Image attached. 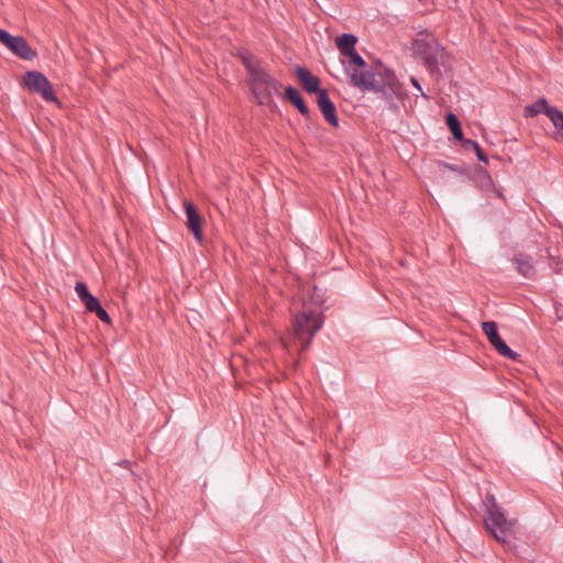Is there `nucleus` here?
<instances>
[{"label": "nucleus", "instance_id": "1", "mask_svg": "<svg viewBox=\"0 0 563 563\" xmlns=\"http://www.w3.org/2000/svg\"><path fill=\"white\" fill-rule=\"evenodd\" d=\"M350 82L362 92L380 93L391 107L395 99L405 100L408 95L396 73H349Z\"/></svg>", "mask_w": 563, "mask_h": 563}, {"label": "nucleus", "instance_id": "2", "mask_svg": "<svg viewBox=\"0 0 563 563\" xmlns=\"http://www.w3.org/2000/svg\"><path fill=\"white\" fill-rule=\"evenodd\" d=\"M322 325L323 317L319 311L303 310L296 314L294 321V336L296 342L298 341L300 344L298 347L299 355L309 349L314 334L322 328Z\"/></svg>", "mask_w": 563, "mask_h": 563}, {"label": "nucleus", "instance_id": "3", "mask_svg": "<svg viewBox=\"0 0 563 563\" xmlns=\"http://www.w3.org/2000/svg\"><path fill=\"white\" fill-rule=\"evenodd\" d=\"M412 52L415 55L421 57L429 70H439L440 66L443 67L444 70L452 68L451 55L441 47L435 40H413Z\"/></svg>", "mask_w": 563, "mask_h": 563}, {"label": "nucleus", "instance_id": "4", "mask_svg": "<svg viewBox=\"0 0 563 563\" xmlns=\"http://www.w3.org/2000/svg\"><path fill=\"white\" fill-rule=\"evenodd\" d=\"M484 523L497 542L510 545L515 540V521L508 520L500 509L488 508Z\"/></svg>", "mask_w": 563, "mask_h": 563}, {"label": "nucleus", "instance_id": "5", "mask_svg": "<svg viewBox=\"0 0 563 563\" xmlns=\"http://www.w3.org/2000/svg\"><path fill=\"white\" fill-rule=\"evenodd\" d=\"M247 85L254 99L261 106H268L274 95L279 93L280 82L269 73H250Z\"/></svg>", "mask_w": 563, "mask_h": 563}, {"label": "nucleus", "instance_id": "6", "mask_svg": "<svg viewBox=\"0 0 563 563\" xmlns=\"http://www.w3.org/2000/svg\"><path fill=\"white\" fill-rule=\"evenodd\" d=\"M20 84L30 92L41 96L46 102L55 103L60 107L53 85L43 73H24Z\"/></svg>", "mask_w": 563, "mask_h": 563}, {"label": "nucleus", "instance_id": "7", "mask_svg": "<svg viewBox=\"0 0 563 563\" xmlns=\"http://www.w3.org/2000/svg\"><path fill=\"white\" fill-rule=\"evenodd\" d=\"M0 43L20 59L33 60L37 57V52L22 35H12L7 30L0 29Z\"/></svg>", "mask_w": 563, "mask_h": 563}, {"label": "nucleus", "instance_id": "8", "mask_svg": "<svg viewBox=\"0 0 563 563\" xmlns=\"http://www.w3.org/2000/svg\"><path fill=\"white\" fill-rule=\"evenodd\" d=\"M482 329L483 332L486 334L489 343L501 356L511 361H518L520 358V354L512 351L500 338L498 333L497 323L495 321H484L482 323Z\"/></svg>", "mask_w": 563, "mask_h": 563}, {"label": "nucleus", "instance_id": "9", "mask_svg": "<svg viewBox=\"0 0 563 563\" xmlns=\"http://www.w3.org/2000/svg\"><path fill=\"white\" fill-rule=\"evenodd\" d=\"M511 263L515 265L516 272L523 278L528 280H536L538 277V269L536 267L534 261L531 255L517 252L510 258Z\"/></svg>", "mask_w": 563, "mask_h": 563}, {"label": "nucleus", "instance_id": "10", "mask_svg": "<svg viewBox=\"0 0 563 563\" xmlns=\"http://www.w3.org/2000/svg\"><path fill=\"white\" fill-rule=\"evenodd\" d=\"M186 225L194 234L196 241H202V218L199 214L196 206L191 201H185Z\"/></svg>", "mask_w": 563, "mask_h": 563}, {"label": "nucleus", "instance_id": "11", "mask_svg": "<svg viewBox=\"0 0 563 563\" xmlns=\"http://www.w3.org/2000/svg\"><path fill=\"white\" fill-rule=\"evenodd\" d=\"M317 104L324 118V120L332 126L339 125V119L336 115V109L333 101L330 99L328 90H323L320 92V96L317 97Z\"/></svg>", "mask_w": 563, "mask_h": 563}, {"label": "nucleus", "instance_id": "12", "mask_svg": "<svg viewBox=\"0 0 563 563\" xmlns=\"http://www.w3.org/2000/svg\"><path fill=\"white\" fill-rule=\"evenodd\" d=\"M285 99L287 101H289L294 107H296L298 112L303 118H309L310 117V109L306 104L305 100L302 99V97H301V95H300V92L298 91L297 88H295L292 86H288L285 89Z\"/></svg>", "mask_w": 563, "mask_h": 563}, {"label": "nucleus", "instance_id": "13", "mask_svg": "<svg viewBox=\"0 0 563 563\" xmlns=\"http://www.w3.org/2000/svg\"><path fill=\"white\" fill-rule=\"evenodd\" d=\"M303 89L309 93H316L317 97L320 92L325 90L320 87V79L312 75V73H296Z\"/></svg>", "mask_w": 563, "mask_h": 563}, {"label": "nucleus", "instance_id": "14", "mask_svg": "<svg viewBox=\"0 0 563 563\" xmlns=\"http://www.w3.org/2000/svg\"><path fill=\"white\" fill-rule=\"evenodd\" d=\"M357 37L350 33H343L335 38V44L342 55H347L355 49Z\"/></svg>", "mask_w": 563, "mask_h": 563}, {"label": "nucleus", "instance_id": "15", "mask_svg": "<svg viewBox=\"0 0 563 563\" xmlns=\"http://www.w3.org/2000/svg\"><path fill=\"white\" fill-rule=\"evenodd\" d=\"M545 115L551 120L556 129L555 139L563 141V112L552 106L549 111H547Z\"/></svg>", "mask_w": 563, "mask_h": 563}, {"label": "nucleus", "instance_id": "16", "mask_svg": "<svg viewBox=\"0 0 563 563\" xmlns=\"http://www.w3.org/2000/svg\"><path fill=\"white\" fill-rule=\"evenodd\" d=\"M238 57L246 68V70H260V62L256 56H254L247 49H241L238 53Z\"/></svg>", "mask_w": 563, "mask_h": 563}, {"label": "nucleus", "instance_id": "17", "mask_svg": "<svg viewBox=\"0 0 563 563\" xmlns=\"http://www.w3.org/2000/svg\"><path fill=\"white\" fill-rule=\"evenodd\" d=\"M551 107L552 106L548 103L547 99L540 98L532 104L527 106L525 112L527 117H536L539 113L545 114Z\"/></svg>", "mask_w": 563, "mask_h": 563}, {"label": "nucleus", "instance_id": "18", "mask_svg": "<svg viewBox=\"0 0 563 563\" xmlns=\"http://www.w3.org/2000/svg\"><path fill=\"white\" fill-rule=\"evenodd\" d=\"M446 125L450 129V131L452 132L453 137L455 140L461 141V142H463V140H465L464 135H463L462 128H461L460 120L457 119V117L454 113L450 112L446 114Z\"/></svg>", "mask_w": 563, "mask_h": 563}, {"label": "nucleus", "instance_id": "19", "mask_svg": "<svg viewBox=\"0 0 563 563\" xmlns=\"http://www.w3.org/2000/svg\"><path fill=\"white\" fill-rule=\"evenodd\" d=\"M462 145L465 150H473V153H476L479 162L488 163V157L476 141L465 139L463 140Z\"/></svg>", "mask_w": 563, "mask_h": 563}, {"label": "nucleus", "instance_id": "20", "mask_svg": "<svg viewBox=\"0 0 563 563\" xmlns=\"http://www.w3.org/2000/svg\"><path fill=\"white\" fill-rule=\"evenodd\" d=\"M437 165L439 167V170L441 173H445L446 170H452V172H456L459 174H465L466 170L463 166H460V165H453V164H449L446 162H443V161H438L437 162Z\"/></svg>", "mask_w": 563, "mask_h": 563}, {"label": "nucleus", "instance_id": "21", "mask_svg": "<svg viewBox=\"0 0 563 563\" xmlns=\"http://www.w3.org/2000/svg\"><path fill=\"white\" fill-rule=\"evenodd\" d=\"M344 57H346L349 59V63L351 65H354L355 67H358V68H364L366 67V63L365 60L363 59V57L356 52V48L354 49V52L347 54V55H343Z\"/></svg>", "mask_w": 563, "mask_h": 563}, {"label": "nucleus", "instance_id": "22", "mask_svg": "<svg viewBox=\"0 0 563 563\" xmlns=\"http://www.w3.org/2000/svg\"><path fill=\"white\" fill-rule=\"evenodd\" d=\"M75 291L81 301H84L85 298H88V296L90 295L87 285L82 282L76 283Z\"/></svg>", "mask_w": 563, "mask_h": 563}, {"label": "nucleus", "instance_id": "23", "mask_svg": "<svg viewBox=\"0 0 563 563\" xmlns=\"http://www.w3.org/2000/svg\"><path fill=\"white\" fill-rule=\"evenodd\" d=\"M81 302L84 303L85 308L89 312H92L93 309H96L98 307V305H100L99 299L91 294L88 296V298H85V300Z\"/></svg>", "mask_w": 563, "mask_h": 563}, {"label": "nucleus", "instance_id": "24", "mask_svg": "<svg viewBox=\"0 0 563 563\" xmlns=\"http://www.w3.org/2000/svg\"><path fill=\"white\" fill-rule=\"evenodd\" d=\"M96 313V316L104 323H110L111 322V318L109 316V313L106 311V309L101 306V305H98V307L96 309H93V311Z\"/></svg>", "mask_w": 563, "mask_h": 563}, {"label": "nucleus", "instance_id": "25", "mask_svg": "<svg viewBox=\"0 0 563 563\" xmlns=\"http://www.w3.org/2000/svg\"><path fill=\"white\" fill-rule=\"evenodd\" d=\"M410 82L411 85L420 91L421 96L424 98V99H429L430 97L422 90L421 86H420V82L419 80L416 78V77H411L410 78Z\"/></svg>", "mask_w": 563, "mask_h": 563}, {"label": "nucleus", "instance_id": "26", "mask_svg": "<svg viewBox=\"0 0 563 563\" xmlns=\"http://www.w3.org/2000/svg\"><path fill=\"white\" fill-rule=\"evenodd\" d=\"M486 500L490 504V507L489 508H496V509H499L497 503H496V499H495V496L493 494H487L486 495Z\"/></svg>", "mask_w": 563, "mask_h": 563}, {"label": "nucleus", "instance_id": "27", "mask_svg": "<svg viewBox=\"0 0 563 563\" xmlns=\"http://www.w3.org/2000/svg\"><path fill=\"white\" fill-rule=\"evenodd\" d=\"M118 465L124 468H129L131 466V462L129 460H122L118 462Z\"/></svg>", "mask_w": 563, "mask_h": 563}, {"label": "nucleus", "instance_id": "28", "mask_svg": "<svg viewBox=\"0 0 563 563\" xmlns=\"http://www.w3.org/2000/svg\"><path fill=\"white\" fill-rule=\"evenodd\" d=\"M294 70L300 71V70H308V68L302 66H296Z\"/></svg>", "mask_w": 563, "mask_h": 563}, {"label": "nucleus", "instance_id": "29", "mask_svg": "<svg viewBox=\"0 0 563 563\" xmlns=\"http://www.w3.org/2000/svg\"><path fill=\"white\" fill-rule=\"evenodd\" d=\"M374 63H375L377 66L383 67V63H382V60H380V59H377V60H375Z\"/></svg>", "mask_w": 563, "mask_h": 563}, {"label": "nucleus", "instance_id": "30", "mask_svg": "<svg viewBox=\"0 0 563 563\" xmlns=\"http://www.w3.org/2000/svg\"><path fill=\"white\" fill-rule=\"evenodd\" d=\"M0 563H2V561L0 560Z\"/></svg>", "mask_w": 563, "mask_h": 563}]
</instances>
